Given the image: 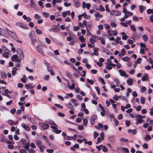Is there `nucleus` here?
<instances>
[{"label":"nucleus","instance_id":"obj_9","mask_svg":"<svg viewBox=\"0 0 153 153\" xmlns=\"http://www.w3.org/2000/svg\"><path fill=\"white\" fill-rule=\"evenodd\" d=\"M57 126H51V128L53 129V131L56 134H59L61 132V130L57 129Z\"/></svg>","mask_w":153,"mask_h":153},{"label":"nucleus","instance_id":"obj_40","mask_svg":"<svg viewBox=\"0 0 153 153\" xmlns=\"http://www.w3.org/2000/svg\"><path fill=\"white\" fill-rule=\"evenodd\" d=\"M106 68L108 70H111L112 68V67L111 66L110 63L106 64Z\"/></svg>","mask_w":153,"mask_h":153},{"label":"nucleus","instance_id":"obj_12","mask_svg":"<svg viewBox=\"0 0 153 153\" xmlns=\"http://www.w3.org/2000/svg\"><path fill=\"white\" fill-rule=\"evenodd\" d=\"M10 55L9 51H8V50L5 51L2 53V56L6 58H8L9 57Z\"/></svg>","mask_w":153,"mask_h":153},{"label":"nucleus","instance_id":"obj_5","mask_svg":"<svg viewBox=\"0 0 153 153\" xmlns=\"http://www.w3.org/2000/svg\"><path fill=\"white\" fill-rule=\"evenodd\" d=\"M11 60L13 61H15L17 62H20L21 60L19 58V56L17 54H14L11 57Z\"/></svg>","mask_w":153,"mask_h":153},{"label":"nucleus","instance_id":"obj_21","mask_svg":"<svg viewBox=\"0 0 153 153\" xmlns=\"http://www.w3.org/2000/svg\"><path fill=\"white\" fill-rule=\"evenodd\" d=\"M53 31L55 32H58L60 30V28L56 25L53 26Z\"/></svg>","mask_w":153,"mask_h":153},{"label":"nucleus","instance_id":"obj_63","mask_svg":"<svg viewBox=\"0 0 153 153\" xmlns=\"http://www.w3.org/2000/svg\"><path fill=\"white\" fill-rule=\"evenodd\" d=\"M88 121L85 118L83 120V123L85 126H86L88 124Z\"/></svg>","mask_w":153,"mask_h":153},{"label":"nucleus","instance_id":"obj_28","mask_svg":"<svg viewBox=\"0 0 153 153\" xmlns=\"http://www.w3.org/2000/svg\"><path fill=\"white\" fill-rule=\"evenodd\" d=\"M18 69L16 68L13 67V69L11 71L12 76H14L16 74V71Z\"/></svg>","mask_w":153,"mask_h":153},{"label":"nucleus","instance_id":"obj_7","mask_svg":"<svg viewBox=\"0 0 153 153\" xmlns=\"http://www.w3.org/2000/svg\"><path fill=\"white\" fill-rule=\"evenodd\" d=\"M97 116L96 114L93 115L90 118V122L91 125H93L95 123V120L97 119Z\"/></svg>","mask_w":153,"mask_h":153},{"label":"nucleus","instance_id":"obj_22","mask_svg":"<svg viewBox=\"0 0 153 153\" xmlns=\"http://www.w3.org/2000/svg\"><path fill=\"white\" fill-rule=\"evenodd\" d=\"M71 13L70 11L67 10L66 11L63 12L62 13V15L63 17L65 18L66 17L67 15H69Z\"/></svg>","mask_w":153,"mask_h":153},{"label":"nucleus","instance_id":"obj_59","mask_svg":"<svg viewBox=\"0 0 153 153\" xmlns=\"http://www.w3.org/2000/svg\"><path fill=\"white\" fill-rule=\"evenodd\" d=\"M145 98L143 97L140 98L141 103L142 104H144L145 103Z\"/></svg>","mask_w":153,"mask_h":153},{"label":"nucleus","instance_id":"obj_49","mask_svg":"<svg viewBox=\"0 0 153 153\" xmlns=\"http://www.w3.org/2000/svg\"><path fill=\"white\" fill-rule=\"evenodd\" d=\"M0 33L1 35L4 36L5 34V31L4 30L0 27Z\"/></svg>","mask_w":153,"mask_h":153},{"label":"nucleus","instance_id":"obj_56","mask_svg":"<svg viewBox=\"0 0 153 153\" xmlns=\"http://www.w3.org/2000/svg\"><path fill=\"white\" fill-rule=\"evenodd\" d=\"M26 117L29 121L32 123L33 120L31 118V117L30 115H26Z\"/></svg>","mask_w":153,"mask_h":153},{"label":"nucleus","instance_id":"obj_48","mask_svg":"<svg viewBox=\"0 0 153 153\" xmlns=\"http://www.w3.org/2000/svg\"><path fill=\"white\" fill-rule=\"evenodd\" d=\"M142 39L145 42H146L148 40V37L145 34L143 35L142 36Z\"/></svg>","mask_w":153,"mask_h":153},{"label":"nucleus","instance_id":"obj_46","mask_svg":"<svg viewBox=\"0 0 153 153\" xmlns=\"http://www.w3.org/2000/svg\"><path fill=\"white\" fill-rule=\"evenodd\" d=\"M42 14L43 16L46 18L48 17L49 16V14L48 13H46L45 12H43L42 13Z\"/></svg>","mask_w":153,"mask_h":153},{"label":"nucleus","instance_id":"obj_19","mask_svg":"<svg viewBox=\"0 0 153 153\" xmlns=\"http://www.w3.org/2000/svg\"><path fill=\"white\" fill-rule=\"evenodd\" d=\"M22 17L23 19L27 21V22H29L31 21L32 20L31 18L29 17H27L26 15H24Z\"/></svg>","mask_w":153,"mask_h":153},{"label":"nucleus","instance_id":"obj_4","mask_svg":"<svg viewBox=\"0 0 153 153\" xmlns=\"http://www.w3.org/2000/svg\"><path fill=\"white\" fill-rule=\"evenodd\" d=\"M136 120L137 121L136 124H138V123H142L144 122V121L141 119L140 117V115L138 114L135 116Z\"/></svg>","mask_w":153,"mask_h":153},{"label":"nucleus","instance_id":"obj_42","mask_svg":"<svg viewBox=\"0 0 153 153\" xmlns=\"http://www.w3.org/2000/svg\"><path fill=\"white\" fill-rule=\"evenodd\" d=\"M37 49L41 55H43V52L42 48L39 46H38L37 47Z\"/></svg>","mask_w":153,"mask_h":153},{"label":"nucleus","instance_id":"obj_47","mask_svg":"<svg viewBox=\"0 0 153 153\" xmlns=\"http://www.w3.org/2000/svg\"><path fill=\"white\" fill-rule=\"evenodd\" d=\"M151 138H152L150 135H146L145 136L144 140H149L151 139Z\"/></svg>","mask_w":153,"mask_h":153},{"label":"nucleus","instance_id":"obj_62","mask_svg":"<svg viewBox=\"0 0 153 153\" xmlns=\"http://www.w3.org/2000/svg\"><path fill=\"white\" fill-rule=\"evenodd\" d=\"M130 26L131 29L134 32H135L136 31V29L135 26L133 25H131Z\"/></svg>","mask_w":153,"mask_h":153},{"label":"nucleus","instance_id":"obj_6","mask_svg":"<svg viewBox=\"0 0 153 153\" xmlns=\"http://www.w3.org/2000/svg\"><path fill=\"white\" fill-rule=\"evenodd\" d=\"M108 35L109 36H112L113 35L116 36L117 35V32L116 30H108L107 31Z\"/></svg>","mask_w":153,"mask_h":153},{"label":"nucleus","instance_id":"obj_27","mask_svg":"<svg viewBox=\"0 0 153 153\" xmlns=\"http://www.w3.org/2000/svg\"><path fill=\"white\" fill-rule=\"evenodd\" d=\"M86 27V29L87 31L89 33H90L89 32V31L91 30V25L90 23L88 24L86 26H85Z\"/></svg>","mask_w":153,"mask_h":153},{"label":"nucleus","instance_id":"obj_61","mask_svg":"<svg viewBox=\"0 0 153 153\" xmlns=\"http://www.w3.org/2000/svg\"><path fill=\"white\" fill-rule=\"evenodd\" d=\"M89 41L91 44H94L95 42V40L93 38H91L90 39Z\"/></svg>","mask_w":153,"mask_h":153},{"label":"nucleus","instance_id":"obj_32","mask_svg":"<svg viewBox=\"0 0 153 153\" xmlns=\"http://www.w3.org/2000/svg\"><path fill=\"white\" fill-rule=\"evenodd\" d=\"M48 146L50 148L54 149H57V147H56V146L53 144L49 143V144H48Z\"/></svg>","mask_w":153,"mask_h":153},{"label":"nucleus","instance_id":"obj_45","mask_svg":"<svg viewBox=\"0 0 153 153\" xmlns=\"http://www.w3.org/2000/svg\"><path fill=\"white\" fill-rule=\"evenodd\" d=\"M114 80L117 86H119L120 85V81L117 78H116L114 79Z\"/></svg>","mask_w":153,"mask_h":153},{"label":"nucleus","instance_id":"obj_34","mask_svg":"<svg viewBox=\"0 0 153 153\" xmlns=\"http://www.w3.org/2000/svg\"><path fill=\"white\" fill-rule=\"evenodd\" d=\"M122 59L124 62H128L130 60V58L126 56L122 58Z\"/></svg>","mask_w":153,"mask_h":153},{"label":"nucleus","instance_id":"obj_31","mask_svg":"<svg viewBox=\"0 0 153 153\" xmlns=\"http://www.w3.org/2000/svg\"><path fill=\"white\" fill-rule=\"evenodd\" d=\"M146 7H144L143 5H140L139 6V8L140 10V12L141 13H143V11L145 10Z\"/></svg>","mask_w":153,"mask_h":153},{"label":"nucleus","instance_id":"obj_58","mask_svg":"<svg viewBox=\"0 0 153 153\" xmlns=\"http://www.w3.org/2000/svg\"><path fill=\"white\" fill-rule=\"evenodd\" d=\"M120 141L123 142H126L128 141V140L123 137H122L120 139Z\"/></svg>","mask_w":153,"mask_h":153},{"label":"nucleus","instance_id":"obj_30","mask_svg":"<svg viewBox=\"0 0 153 153\" xmlns=\"http://www.w3.org/2000/svg\"><path fill=\"white\" fill-rule=\"evenodd\" d=\"M108 140L111 142L114 143V136H109L108 138Z\"/></svg>","mask_w":153,"mask_h":153},{"label":"nucleus","instance_id":"obj_16","mask_svg":"<svg viewBox=\"0 0 153 153\" xmlns=\"http://www.w3.org/2000/svg\"><path fill=\"white\" fill-rule=\"evenodd\" d=\"M97 39L103 45H105L106 42L105 39L102 37H98Z\"/></svg>","mask_w":153,"mask_h":153},{"label":"nucleus","instance_id":"obj_20","mask_svg":"<svg viewBox=\"0 0 153 153\" xmlns=\"http://www.w3.org/2000/svg\"><path fill=\"white\" fill-rule=\"evenodd\" d=\"M126 82L128 85H132L133 84V80L131 78H129L127 80Z\"/></svg>","mask_w":153,"mask_h":153},{"label":"nucleus","instance_id":"obj_41","mask_svg":"<svg viewBox=\"0 0 153 153\" xmlns=\"http://www.w3.org/2000/svg\"><path fill=\"white\" fill-rule=\"evenodd\" d=\"M30 37V38L31 40L32 41H35V35L34 34L31 33L29 35Z\"/></svg>","mask_w":153,"mask_h":153},{"label":"nucleus","instance_id":"obj_13","mask_svg":"<svg viewBox=\"0 0 153 153\" xmlns=\"http://www.w3.org/2000/svg\"><path fill=\"white\" fill-rule=\"evenodd\" d=\"M8 123L11 126L17 125L19 123V122L16 121V122H15L13 120H9L8 121Z\"/></svg>","mask_w":153,"mask_h":153},{"label":"nucleus","instance_id":"obj_51","mask_svg":"<svg viewBox=\"0 0 153 153\" xmlns=\"http://www.w3.org/2000/svg\"><path fill=\"white\" fill-rule=\"evenodd\" d=\"M42 137L44 139V140H45V142L46 143H49L48 140V137L45 135H43L42 136Z\"/></svg>","mask_w":153,"mask_h":153},{"label":"nucleus","instance_id":"obj_23","mask_svg":"<svg viewBox=\"0 0 153 153\" xmlns=\"http://www.w3.org/2000/svg\"><path fill=\"white\" fill-rule=\"evenodd\" d=\"M1 76L2 79H5L7 78V75L5 72H1Z\"/></svg>","mask_w":153,"mask_h":153},{"label":"nucleus","instance_id":"obj_29","mask_svg":"<svg viewBox=\"0 0 153 153\" xmlns=\"http://www.w3.org/2000/svg\"><path fill=\"white\" fill-rule=\"evenodd\" d=\"M75 39H73V41H70V42L69 43V45H73L74 43H77L78 42V39L77 38H76V39H75V38H74Z\"/></svg>","mask_w":153,"mask_h":153},{"label":"nucleus","instance_id":"obj_50","mask_svg":"<svg viewBox=\"0 0 153 153\" xmlns=\"http://www.w3.org/2000/svg\"><path fill=\"white\" fill-rule=\"evenodd\" d=\"M68 34L70 36H72L73 37V39H75L74 38L76 39V38H77L76 36L72 33H69Z\"/></svg>","mask_w":153,"mask_h":153},{"label":"nucleus","instance_id":"obj_1","mask_svg":"<svg viewBox=\"0 0 153 153\" xmlns=\"http://www.w3.org/2000/svg\"><path fill=\"white\" fill-rule=\"evenodd\" d=\"M8 33L14 39H16L17 38L16 33L8 29H7Z\"/></svg>","mask_w":153,"mask_h":153},{"label":"nucleus","instance_id":"obj_44","mask_svg":"<svg viewBox=\"0 0 153 153\" xmlns=\"http://www.w3.org/2000/svg\"><path fill=\"white\" fill-rule=\"evenodd\" d=\"M42 143V141L39 140H36V145L38 147L41 146H42L41 145Z\"/></svg>","mask_w":153,"mask_h":153},{"label":"nucleus","instance_id":"obj_18","mask_svg":"<svg viewBox=\"0 0 153 153\" xmlns=\"http://www.w3.org/2000/svg\"><path fill=\"white\" fill-rule=\"evenodd\" d=\"M65 105L70 109L71 110H74V107L72 104L70 102L65 103Z\"/></svg>","mask_w":153,"mask_h":153},{"label":"nucleus","instance_id":"obj_36","mask_svg":"<svg viewBox=\"0 0 153 153\" xmlns=\"http://www.w3.org/2000/svg\"><path fill=\"white\" fill-rule=\"evenodd\" d=\"M79 39L82 42H85V39L84 36L82 35H80L79 37Z\"/></svg>","mask_w":153,"mask_h":153},{"label":"nucleus","instance_id":"obj_3","mask_svg":"<svg viewBox=\"0 0 153 153\" xmlns=\"http://www.w3.org/2000/svg\"><path fill=\"white\" fill-rule=\"evenodd\" d=\"M110 14L112 16H119L121 15V13L120 11L113 10L110 11Z\"/></svg>","mask_w":153,"mask_h":153},{"label":"nucleus","instance_id":"obj_55","mask_svg":"<svg viewBox=\"0 0 153 153\" xmlns=\"http://www.w3.org/2000/svg\"><path fill=\"white\" fill-rule=\"evenodd\" d=\"M147 12L148 14L151 13L153 14V9H149L147 10Z\"/></svg>","mask_w":153,"mask_h":153},{"label":"nucleus","instance_id":"obj_26","mask_svg":"<svg viewBox=\"0 0 153 153\" xmlns=\"http://www.w3.org/2000/svg\"><path fill=\"white\" fill-rule=\"evenodd\" d=\"M95 127L97 130H100L101 128L103 127V126L101 123H99L98 124V126H95Z\"/></svg>","mask_w":153,"mask_h":153},{"label":"nucleus","instance_id":"obj_2","mask_svg":"<svg viewBox=\"0 0 153 153\" xmlns=\"http://www.w3.org/2000/svg\"><path fill=\"white\" fill-rule=\"evenodd\" d=\"M16 52L19 55V57L20 59H23L24 58V55L23 54V51L20 48H18L16 49Z\"/></svg>","mask_w":153,"mask_h":153},{"label":"nucleus","instance_id":"obj_57","mask_svg":"<svg viewBox=\"0 0 153 153\" xmlns=\"http://www.w3.org/2000/svg\"><path fill=\"white\" fill-rule=\"evenodd\" d=\"M99 135V134L96 131H94V139H96Z\"/></svg>","mask_w":153,"mask_h":153},{"label":"nucleus","instance_id":"obj_24","mask_svg":"<svg viewBox=\"0 0 153 153\" xmlns=\"http://www.w3.org/2000/svg\"><path fill=\"white\" fill-rule=\"evenodd\" d=\"M74 6L76 7H78L80 5V4L78 0H74Z\"/></svg>","mask_w":153,"mask_h":153},{"label":"nucleus","instance_id":"obj_17","mask_svg":"<svg viewBox=\"0 0 153 153\" xmlns=\"http://www.w3.org/2000/svg\"><path fill=\"white\" fill-rule=\"evenodd\" d=\"M141 80L143 81H149V76L147 74H144L142 77Z\"/></svg>","mask_w":153,"mask_h":153},{"label":"nucleus","instance_id":"obj_37","mask_svg":"<svg viewBox=\"0 0 153 153\" xmlns=\"http://www.w3.org/2000/svg\"><path fill=\"white\" fill-rule=\"evenodd\" d=\"M20 27L27 30L28 29V26L26 24L22 23H21Z\"/></svg>","mask_w":153,"mask_h":153},{"label":"nucleus","instance_id":"obj_64","mask_svg":"<svg viewBox=\"0 0 153 153\" xmlns=\"http://www.w3.org/2000/svg\"><path fill=\"white\" fill-rule=\"evenodd\" d=\"M7 109V108L4 106H0V110L2 111H4Z\"/></svg>","mask_w":153,"mask_h":153},{"label":"nucleus","instance_id":"obj_38","mask_svg":"<svg viewBox=\"0 0 153 153\" xmlns=\"http://www.w3.org/2000/svg\"><path fill=\"white\" fill-rule=\"evenodd\" d=\"M69 97H73V94L72 93L67 94L64 97L66 99H68L69 98Z\"/></svg>","mask_w":153,"mask_h":153},{"label":"nucleus","instance_id":"obj_14","mask_svg":"<svg viewBox=\"0 0 153 153\" xmlns=\"http://www.w3.org/2000/svg\"><path fill=\"white\" fill-rule=\"evenodd\" d=\"M46 123L52 126H58L52 120H47L46 121Z\"/></svg>","mask_w":153,"mask_h":153},{"label":"nucleus","instance_id":"obj_54","mask_svg":"<svg viewBox=\"0 0 153 153\" xmlns=\"http://www.w3.org/2000/svg\"><path fill=\"white\" fill-rule=\"evenodd\" d=\"M67 85L68 86L69 88L70 89H73L75 87V85L74 84H72L71 86L68 84Z\"/></svg>","mask_w":153,"mask_h":153},{"label":"nucleus","instance_id":"obj_15","mask_svg":"<svg viewBox=\"0 0 153 153\" xmlns=\"http://www.w3.org/2000/svg\"><path fill=\"white\" fill-rule=\"evenodd\" d=\"M94 16L95 17L96 20L97 21L100 19V18H102V16L99 13H97L96 14H95Z\"/></svg>","mask_w":153,"mask_h":153},{"label":"nucleus","instance_id":"obj_53","mask_svg":"<svg viewBox=\"0 0 153 153\" xmlns=\"http://www.w3.org/2000/svg\"><path fill=\"white\" fill-rule=\"evenodd\" d=\"M99 80L103 84H105V82L104 81V79L101 77H99L98 78Z\"/></svg>","mask_w":153,"mask_h":153},{"label":"nucleus","instance_id":"obj_10","mask_svg":"<svg viewBox=\"0 0 153 153\" xmlns=\"http://www.w3.org/2000/svg\"><path fill=\"white\" fill-rule=\"evenodd\" d=\"M118 72L120 74V75L122 76H123L125 77H128V75L126 73V72L122 70H119Z\"/></svg>","mask_w":153,"mask_h":153},{"label":"nucleus","instance_id":"obj_43","mask_svg":"<svg viewBox=\"0 0 153 153\" xmlns=\"http://www.w3.org/2000/svg\"><path fill=\"white\" fill-rule=\"evenodd\" d=\"M30 144V142H27L24 147L25 149L26 150H28L29 148Z\"/></svg>","mask_w":153,"mask_h":153},{"label":"nucleus","instance_id":"obj_8","mask_svg":"<svg viewBox=\"0 0 153 153\" xmlns=\"http://www.w3.org/2000/svg\"><path fill=\"white\" fill-rule=\"evenodd\" d=\"M39 124L40 126L44 130L47 129L49 127L48 124L44 122H39Z\"/></svg>","mask_w":153,"mask_h":153},{"label":"nucleus","instance_id":"obj_35","mask_svg":"<svg viewBox=\"0 0 153 153\" xmlns=\"http://www.w3.org/2000/svg\"><path fill=\"white\" fill-rule=\"evenodd\" d=\"M71 101L74 106H76L78 105V103L76 100L72 99Z\"/></svg>","mask_w":153,"mask_h":153},{"label":"nucleus","instance_id":"obj_60","mask_svg":"<svg viewBox=\"0 0 153 153\" xmlns=\"http://www.w3.org/2000/svg\"><path fill=\"white\" fill-rule=\"evenodd\" d=\"M36 32L38 34H40L42 33V30L39 29H36Z\"/></svg>","mask_w":153,"mask_h":153},{"label":"nucleus","instance_id":"obj_52","mask_svg":"<svg viewBox=\"0 0 153 153\" xmlns=\"http://www.w3.org/2000/svg\"><path fill=\"white\" fill-rule=\"evenodd\" d=\"M120 40V38L118 36H117L116 37V39H115L114 41L116 43L118 44L119 43Z\"/></svg>","mask_w":153,"mask_h":153},{"label":"nucleus","instance_id":"obj_39","mask_svg":"<svg viewBox=\"0 0 153 153\" xmlns=\"http://www.w3.org/2000/svg\"><path fill=\"white\" fill-rule=\"evenodd\" d=\"M94 53H91V55H93L94 54L96 56H97L98 54L99 53L98 51V49L96 48H95L94 49Z\"/></svg>","mask_w":153,"mask_h":153},{"label":"nucleus","instance_id":"obj_33","mask_svg":"<svg viewBox=\"0 0 153 153\" xmlns=\"http://www.w3.org/2000/svg\"><path fill=\"white\" fill-rule=\"evenodd\" d=\"M117 149L119 150H123L124 151L128 153L129 152V150L127 148L125 147H119L117 148Z\"/></svg>","mask_w":153,"mask_h":153},{"label":"nucleus","instance_id":"obj_25","mask_svg":"<svg viewBox=\"0 0 153 153\" xmlns=\"http://www.w3.org/2000/svg\"><path fill=\"white\" fill-rule=\"evenodd\" d=\"M121 35L122 36V39L124 40H126L128 38V36L126 35V33L124 32H122L121 33Z\"/></svg>","mask_w":153,"mask_h":153},{"label":"nucleus","instance_id":"obj_11","mask_svg":"<svg viewBox=\"0 0 153 153\" xmlns=\"http://www.w3.org/2000/svg\"><path fill=\"white\" fill-rule=\"evenodd\" d=\"M21 126L26 131H29L30 129V126L26 125L25 123H22V124Z\"/></svg>","mask_w":153,"mask_h":153}]
</instances>
